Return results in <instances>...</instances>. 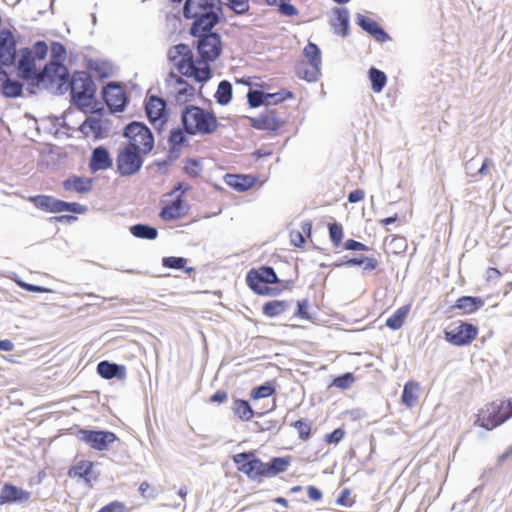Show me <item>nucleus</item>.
<instances>
[{"instance_id": "nucleus-1", "label": "nucleus", "mask_w": 512, "mask_h": 512, "mask_svg": "<svg viewBox=\"0 0 512 512\" xmlns=\"http://www.w3.org/2000/svg\"><path fill=\"white\" fill-rule=\"evenodd\" d=\"M48 53V46L44 41H37L31 49L20 51L18 61L19 75L32 84H59L68 80L67 68L57 62L51 61L41 68L42 62Z\"/></svg>"}, {"instance_id": "nucleus-2", "label": "nucleus", "mask_w": 512, "mask_h": 512, "mask_svg": "<svg viewBox=\"0 0 512 512\" xmlns=\"http://www.w3.org/2000/svg\"><path fill=\"white\" fill-rule=\"evenodd\" d=\"M168 59L178 73L196 82H206L211 77L210 65L205 61L195 60L188 45L178 44L168 51Z\"/></svg>"}, {"instance_id": "nucleus-3", "label": "nucleus", "mask_w": 512, "mask_h": 512, "mask_svg": "<svg viewBox=\"0 0 512 512\" xmlns=\"http://www.w3.org/2000/svg\"><path fill=\"white\" fill-rule=\"evenodd\" d=\"M218 0H186L183 15L194 19L190 32L193 36H201L209 32L218 21L215 12Z\"/></svg>"}, {"instance_id": "nucleus-4", "label": "nucleus", "mask_w": 512, "mask_h": 512, "mask_svg": "<svg viewBox=\"0 0 512 512\" xmlns=\"http://www.w3.org/2000/svg\"><path fill=\"white\" fill-rule=\"evenodd\" d=\"M181 119L185 132L190 135L212 134L219 126L214 113L194 105L184 108Z\"/></svg>"}, {"instance_id": "nucleus-5", "label": "nucleus", "mask_w": 512, "mask_h": 512, "mask_svg": "<svg viewBox=\"0 0 512 512\" xmlns=\"http://www.w3.org/2000/svg\"><path fill=\"white\" fill-rule=\"evenodd\" d=\"M510 418H512V399L494 400L478 410L474 425L490 431Z\"/></svg>"}, {"instance_id": "nucleus-6", "label": "nucleus", "mask_w": 512, "mask_h": 512, "mask_svg": "<svg viewBox=\"0 0 512 512\" xmlns=\"http://www.w3.org/2000/svg\"><path fill=\"white\" fill-rule=\"evenodd\" d=\"M70 89L73 101L82 110L92 106L95 89L87 73L75 72L70 81Z\"/></svg>"}, {"instance_id": "nucleus-7", "label": "nucleus", "mask_w": 512, "mask_h": 512, "mask_svg": "<svg viewBox=\"0 0 512 512\" xmlns=\"http://www.w3.org/2000/svg\"><path fill=\"white\" fill-rule=\"evenodd\" d=\"M303 55L304 59L296 65V74L309 82L316 81L320 75V49L315 43L309 42L303 49Z\"/></svg>"}, {"instance_id": "nucleus-8", "label": "nucleus", "mask_w": 512, "mask_h": 512, "mask_svg": "<svg viewBox=\"0 0 512 512\" xmlns=\"http://www.w3.org/2000/svg\"><path fill=\"white\" fill-rule=\"evenodd\" d=\"M128 146L147 155L154 147V136L151 130L143 123L131 122L124 130Z\"/></svg>"}, {"instance_id": "nucleus-9", "label": "nucleus", "mask_w": 512, "mask_h": 512, "mask_svg": "<svg viewBox=\"0 0 512 512\" xmlns=\"http://www.w3.org/2000/svg\"><path fill=\"white\" fill-rule=\"evenodd\" d=\"M247 285L258 295H276L277 290L268 287V284H277L279 279L272 267L262 266L251 269L246 276Z\"/></svg>"}, {"instance_id": "nucleus-10", "label": "nucleus", "mask_w": 512, "mask_h": 512, "mask_svg": "<svg viewBox=\"0 0 512 512\" xmlns=\"http://www.w3.org/2000/svg\"><path fill=\"white\" fill-rule=\"evenodd\" d=\"M479 329L472 323L456 321L445 331L444 338L454 346L462 347L470 345L478 336Z\"/></svg>"}, {"instance_id": "nucleus-11", "label": "nucleus", "mask_w": 512, "mask_h": 512, "mask_svg": "<svg viewBox=\"0 0 512 512\" xmlns=\"http://www.w3.org/2000/svg\"><path fill=\"white\" fill-rule=\"evenodd\" d=\"M232 460L239 472L251 480L264 478V462L259 459L254 451L241 452L233 455Z\"/></svg>"}, {"instance_id": "nucleus-12", "label": "nucleus", "mask_w": 512, "mask_h": 512, "mask_svg": "<svg viewBox=\"0 0 512 512\" xmlns=\"http://www.w3.org/2000/svg\"><path fill=\"white\" fill-rule=\"evenodd\" d=\"M144 154L126 145L120 149L116 158L117 171L122 176H130L138 172L143 164Z\"/></svg>"}, {"instance_id": "nucleus-13", "label": "nucleus", "mask_w": 512, "mask_h": 512, "mask_svg": "<svg viewBox=\"0 0 512 512\" xmlns=\"http://www.w3.org/2000/svg\"><path fill=\"white\" fill-rule=\"evenodd\" d=\"M145 111L150 123L161 130L168 120L166 102L155 95H147L145 99Z\"/></svg>"}, {"instance_id": "nucleus-14", "label": "nucleus", "mask_w": 512, "mask_h": 512, "mask_svg": "<svg viewBox=\"0 0 512 512\" xmlns=\"http://www.w3.org/2000/svg\"><path fill=\"white\" fill-rule=\"evenodd\" d=\"M198 41L197 49L200 54V61H205L208 65L209 62L215 61L222 50L220 36L216 33L205 32Z\"/></svg>"}, {"instance_id": "nucleus-15", "label": "nucleus", "mask_w": 512, "mask_h": 512, "mask_svg": "<svg viewBox=\"0 0 512 512\" xmlns=\"http://www.w3.org/2000/svg\"><path fill=\"white\" fill-rule=\"evenodd\" d=\"M78 438L80 441L88 444L92 449L98 451L106 450L110 444L118 440L116 434L113 432L88 429H80L78 431Z\"/></svg>"}, {"instance_id": "nucleus-16", "label": "nucleus", "mask_w": 512, "mask_h": 512, "mask_svg": "<svg viewBox=\"0 0 512 512\" xmlns=\"http://www.w3.org/2000/svg\"><path fill=\"white\" fill-rule=\"evenodd\" d=\"M30 201L38 209L49 213L60 212H80V205L77 203H68L47 195H37L30 197Z\"/></svg>"}, {"instance_id": "nucleus-17", "label": "nucleus", "mask_w": 512, "mask_h": 512, "mask_svg": "<svg viewBox=\"0 0 512 512\" xmlns=\"http://www.w3.org/2000/svg\"><path fill=\"white\" fill-rule=\"evenodd\" d=\"M249 122L254 129L270 133H277L285 125V120L274 109H267L256 117H250Z\"/></svg>"}, {"instance_id": "nucleus-18", "label": "nucleus", "mask_w": 512, "mask_h": 512, "mask_svg": "<svg viewBox=\"0 0 512 512\" xmlns=\"http://www.w3.org/2000/svg\"><path fill=\"white\" fill-rule=\"evenodd\" d=\"M167 84L174 100L179 104L189 102L195 94V88L174 72L169 74Z\"/></svg>"}, {"instance_id": "nucleus-19", "label": "nucleus", "mask_w": 512, "mask_h": 512, "mask_svg": "<svg viewBox=\"0 0 512 512\" xmlns=\"http://www.w3.org/2000/svg\"><path fill=\"white\" fill-rule=\"evenodd\" d=\"M102 97L113 112L123 111L127 103V95L123 86L116 83L107 84L102 91Z\"/></svg>"}, {"instance_id": "nucleus-20", "label": "nucleus", "mask_w": 512, "mask_h": 512, "mask_svg": "<svg viewBox=\"0 0 512 512\" xmlns=\"http://www.w3.org/2000/svg\"><path fill=\"white\" fill-rule=\"evenodd\" d=\"M31 493L11 483H5L0 491V506L13 503H26Z\"/></svg>"}, {"instance_id": "nucleus-21", "label": "nucleus", "mask_w": 512, "mask_h": 512, "mask_svg": "<svg viewBox=\"0 0 512 512\" xmlns=\"http://www.w3.org/2000/svg\"><path fill=\"white\" fill-rule=\"evenodd\" d=\"M16 56V41L9 30L0 32V63L12 65Z\"/></svg>"}, {"instance_id": "nucleus-22", "label": "nucleus", "mask_w": 512, "mask_h": 512, "mask_svg": "<svg viewBox=\"0 0 512 512\" xmlns=\"http://www.w3.org/2000/svg\"><path fill=\"white\" fill-rule=\"evenodd\" d=\"M80 132L85 138L94 140L105 136L106 130L100 116L88 117L79 127Z\"/></svg>"}, {"instance_id": "nucleus-23", "label": "nucleus", "mask_w": 512, "mask_h": 512, "mask_svg": "<svg viewBox=\"0 0 512 512\" xmlns=\"http://www.w3.org/2000/svg\"><path fill=\"white\" fill-rule=\"evenodd\" d=\"M484 306V300L480 297L462 296L459 297L453 308L459 310L461 315H471Z\"/></svg>"}, {"instance_id": "nucleus-24", "label": "nucleus", "mask_w": 512, "mask_h": 512, "mask_svg": "<svg viewBox=\"0 0 512 512\" xmlns=\"http://www.w3.org/2000/svg\"><path fill=\"white\" fill-rule=\"evenodd\" d=\"M89 167L92 171L107 170L112 167V159L108 150L102 146L92 152Z\"/></svg>"}, {"instance_id": "nucleus-25", "label": "nucleus", "mask_w": 512, "mask_h": 512, "mask_svg": "<svg viewBox=\"0 0 512 512\" xmlns=\"http://www.w3.org/2000/svg\"><path fill=\"white\" fill-rule=\"evenodd\" d=\"M290 464L291 456L272 458L269 462L264 463V478H271L284 473Z\"/></svg>"}, {"instance_id": "nucleus-26", "label": "nucleus", "mask_w": 512, "mask_h": 512, "mask_svg": "<svg viewBox=\"0 0 512 512\" xmlns=\"http://www.w3.org/2000/svg\"><path fill=\"white\" fill-rule=\"evenodd\" d=\"M358 25L369 34H371L376 40L384 42L389 37L388 34L378 25V23L370 17L365 15H358Z\"/></svg>"}, {"instance_id": "nucleus-27", "label": "nucleus", "mask_w": 512, "mask_h": 512, "mask_svg": "<svg viewBox=\"0 0 512 512\" xmlns=\"http://www.w3.org/2000/svg\"><path fill=\"white\" fill-rule=\"evenodd\" d=\"M226 183L236 191L244 192L256 185L257 177L252 175L229 174L227 175Z\"/></svg>"}, {"instance_id": "nucleus-28", "label": "nucleus", "mask_w": 512, "mask_h": 512, "mask_svg": "<svg viewBox=\"0 0 512 512\" xmlns=\"http://www.w3.org/2000/svg\"><path fill=\"white\" fill-rule=\"evenodd\" d=\"M97 372L104 379H112L117 377L118 379L126 378V368L122 365L110 363L108 361H101L97 365Z\"/></svg>"}, {"instance_id": "nucleus-29", "label": "nucleus", "mask_w": 512, "mask_h": 512, "mask_svg": "<svg viewBox=\"0 0 512 512\" xmlns=\"http://www.w3.org/2000/svg\"><path fill=\"white\" fill-rule=\"evenodd\" d=\"M22 87L19 81L10 79L8 74L0 68V89L6 97L15 98L20 96Z\"/></svg>"}, {"instance_id": "nucleus-30", "label": "nucleus", "mask_w": 512, "mask_h": 512, "mask_svg": "<svg viewBox=\"0 0 512 512\" xmlns=\"http://www.w3.org/2000/svg\"><path fill=\"white\" fill-rule=\"evenodd\" d=\"M185 214L186 212L183 207V202L180 197H178L162 209L160 216L165 221H171L180 219Z\"/></svg>"}, {"instance_id": "nucleus-31", "label": "nucleus", "mask_w": 512, "mask_h": 512, "mask_svg": "<svg viewBox=\"0 0 512 512\" xmlns=\"http://www.w3.org/2000/svg\"><path fill=\"white\" fill-rule=\"evenodd\" d=\"M420 385L416 381H408L403 388L402 403L408 407H414L419 400Z\"/></svg>"}, {"instance_id": "nucleus-32", "label": "nucleus", "mask_w": 512, "mask_h": 512, "mask_svg": "<svg viewBox=\"0 0 512 512\" xmlns=\"http://www.w3.org/2000/svg\"><path fill=\"white\" fill-rule=\"evenodd\" d=\"M332 27L335 33L341 36L348 35L349 13L346 9H337L332 20Z\"/></svg>"}, {"instance_id": "nucleus-33", "label": "nucleus", "mask_w": 512, "mask_h": 512, "mask_svg": "<svg viewBox=\"0 0 512 512\" xmlns=\"http://www.w3.org/2000/svg\"><path fill=\"white\" fill-rule=\"evenodd\" d=\"M289 307L290 303L286 300H271L263 305L262 313L267 317L273 318L285 313Z\"/></svg>"}, {"instance_id": "nucleus-34", "label": "nucleus", "mask_w": 512, "mask_h": 512, "mask_svg": "<svg viewBox=\"0 0 512 512\" xmlns=\"http://www.w3.org/2000/svg\"><path fill=\"white\" fill-rule=\"evenodd\" d=\"M234 415L241 421L248 422L253 419L255 413L248 401L235 399L232 407Z\"/></svg>"}, {"instance_id": "nucleus-35", "label": "nucleus", "mask_w": 512, "mask_h": 512, "mask_svg": "<svg viewBox=\"0 0 512 512\" xmlns=\"http://www.w3.org/2000/svg\"><path fill=\"white\" fill-rule=\"evenodd\" d=\"M410 310V304L401 306L386 320V326L392 330L400 329L410 313Z\"/></svg>"}, {"instance_id": "nucleus-36", "label": "nucleus", "mask_w": 512, "mask_h": 512, "mask_svg": "<svg viewBox=\"0 0 512 512\" xmlns=\"http://www.w3.org/2000/svg\"><path fill=\"white\" fill-rule=\"evenodd\" d=\"M93 468V463L89 460H81L75 463L68 470V476L71 478L79 477V478H87Z\"/></svg>"}, {"instance_id": "nucleus-37", "label": "nucleus", "mask_w": 512, "mask_h": 512, "mask_svg": "<svg viewBox=\"0 0 512 512\" xmlns=\"http://www.w3.org/2000/svg\"><path fill=\"white\" fill-rule=\"evenodd\" d=\"M368 76L371 81V88L375 93H380L387 83L385 73L377 68L371 67L368 71Z\"/></svg>"}, {"instance_id": "nucleus-38", "label": "nucleus", "mask_w": 512, "mask_h": 512, "mask_svg": "<svg viewBox=\"0 0 512 512\" xmlns=\"http://www.w3.org/2000/svg\"><path fill=\"white\" fill-rule=\"evenodd\" d=\"M64 188L68 191L84 193L91 189V181L80 177H73L64 182Z\"/></svg>"}, {"instance_id": "nucleus-39", "label": "nucleus", "mask_w": 512, "mask_h": 512, "mask_svg": "<svg viewBox=\"0 0 512 512\" xmlns=\"http://www.w3.org/2000/svg\"><path fill=\"white\" fill-rule=\"evenodd\" d=\"M215 97L219 104H221V105L228 104L232 98L231 83L226 80L221 81L218 85Z\"/></svg>"}, {"instance_id": "nucleus-40", "label": "nucleus", "mask_w": 512, "mask_h": 512, "mask_svg": "<svg viewBox=\"0 0 512 512\" xmlns=\"http://www.w3.org/2000/svg\"><path fill=\"white\" fill-rule=\"evenodd\" d=\"M130 231L135 237L142 239L153 240L158 235V232L155 228L143 224L132 226Z\"/></svg>"}, {"instance_id": "nucleus-41", "label": "nucleus", "mask_w": 512, "mask_h": 512, "mask_svg": "<svg viewBox=\"0 0 512 512\" xmlns=\"http://www.w3.org/2000/svg\"><path fill=\"white\" fill-rule=\"evenodd\" d=\"M275 393V386L273 383H266L264 385L255 387L251 390L250 397L252 400L268 398Z\"/></svg>"}, {"instance_id": "nucleus-42", "label": "nucleus", "mask_w": 512, "mask_h": 512, "mask_svg": "<svg viewBox=\"0 0 512 512\" xmlns=\"http://www.w3.org/2000/svg\"><path fill=\"white\" fill-rule=\"evenodd\" d=\"M293 97V93L286 89H281L276 93H266L267 105H276L284 102L285 100L292 99Z\"/></svg>"}, {"instance_id": "nucleus-43", "label": "nucleus", "mask_w": 512, "mask_h": 512, "mask_svg": "<svg viewBox=\"0 0 512 512\" xmlns=\"http://www.w3.org/2000/svg\"><path fill=\"white\" fill-rule=\"evenodd\" d=\"M291 426L297 430L299 439L307 441L310 438L312 427L308 421L299 419L293 422Z\"/></svg>"}, {"instance_id": "nucleus-44", "label": "nucleus", "mask_w": 512, "mask_h": 512, "mask_svg": "<svg viewBox=\"0 0 512 512\" xmlns=\"http://www.w3.org/2000/svg\"><path fill=\"white\" fill-rule=\"evenodd\" d=\"M343 236L344 232L341 224L332 223L329 225V237L335 248H338L342 245Z\"/></svg>"}, {"instance_id": "nucleus-45", "label": "nucleus", "mask_w": 512, "mask_h": 512, "mask_svg": "<svg viewBox=\"0 0 512 512\" xmlns=\"http://www.w3.org/2000/svg\"><path fill=\"white\" fill-rule=\"evenodd\" d=\"M247 100L252 108H257L263 104L267 105L266 93L259 90H250L247 94Z\"/></svg>"}, {"instance_id": "nucleus-46", "label": "nucleus", "mask_w": 512, "mask_h": 512, "mask_svg": "<svg viewBox=\"0 0 512 512\" xmlns=\"http://www.w3.org/2000/svg\"><path fill=\"white\" fill-rule=\"evenodd\" d=\"M354 382H355V377H354L353 373L347 372L341 376L336 377L333 380L332 385L344 390V389L349 388Z\"/></svg>"}, {"instance_id": "nucleus-47", "label": "nucleus", "mask_w": 512, "mask_h": 512, "mask_svg": "<svg viewBox=\"0 0 512 512\" xmlns=\"http://www.w3.org/2000/svg\"><path fill=\"white\" fill-rule=\"evenodd\" d=\"M184 170L190 177L196 178L202 173L201 162L195 159H188L185 162Z\"/></svg>"}, {"instance_id": "nucleus-48", "label": "nucleus", "mask_w": 512, "mask_h": 512, "mask_svg": "<svg viewBox=\"0 0 512 512\" xmlns=\"http://www.w3.org/2000/svg\"><path fill=\"white\" fill-rule=\"evenodd\" d=\"M187 259L183 257H165L163 258L162 264L166 268L171 269H182L185 267Z\"/></svg>"}, {"instance_id": "nucleus-49", "label": "nucleus", "mask_w": 512, "mask_h": 512, "mask_svg": "<svg viewBox=\"0 0 512 512\" xmlns=\"http://www.w3.org/2000/svg\"><path fill=\"white\" fill-rule=\"evenodd\" d=\"M227 5L237 14H243L249 9L248 0H226Z\"/></svg>"}, {"instance_id": "nucleus-50", "label": "nucleus", "mask_w": 512, "mask_h": 512, "mask_svg": "<svg viewBox=\"0 0 512 512\" xmlns=\"http://www.w3.org/2000/svg\"><path fill=\"white\" fill-rule=\"evenodd\" d=\"M336 502L340 506L351 507L354 505L355 500L351 495V491L348 488H345L339 494Z\"/></svg>"}, {"instance_id": "nucleus-51", "label": "nucleus", "mask_w": 512, "mask_h": 512, "mask_svg": "<svg viewBox=\"0 0 512 512\" xmlns=\"http://www.w3.org/2000/svg\"><path fill=\"white\" fill-rule=\"evenodd\" d=\"M308 306H309V303H308L307 299L298 301L297 302V310L294 313V316L304 319V320H310L311 317L308 313Z\"/></svg>"}, {"instance_id": "nucleus-52", "label": "nucleus", "mask_w": 512, "mask_h": 512, "mask_svg": "<svg viewBox=\"0 0 512 512\" xmlns=\"http://www.w3.org/2000/svg\"><path fill=\"white\" fill-rule=\"evenodd\" d=\"M345 436V431L342 428H337L329 434H326L324 441L327 444H338Z\"/></svg>"}, {"instance_id": "nucleus-53", "label": "nucleus", "mask_w": 512, "mask_h": 512, "mask_svg": "<svg viewBox=\"0 0 512 512\" xmlns=\"http://www.w3.org/2000/svg\"><path fill=\"white\" fill-rule=\"evenodd\" d=\"M186 141L184 133L180 129L171 131L169 136V142L173 147L182 145Z\"/></svg>"}, {"instance_id": "nucleus-54", "label": "nucleus", "mask_w": 512, "mask_h": 512, "mask_svg": "<svg viewBox=\"0 0 512 512\" xmlns=\"http://www.w3.org/2000/svg\"><path fill=\"white\" fill-rule=\"evenodd\" d=\"M289 237L291 244L295 247H302L305 244V238L299 230H292Z\"/></svg>"}, {"instance_id": "nucleus-55", "label": "nucleus", "mask_w": 512, "mask_h": 512, "mask_svg": "<svg viewBox=\"0 0 512 512\" xmlns=\"http://www.w3.org/2000/svg\"><path fill=\"white\" fill-rule=\"evenodd\" d=\"M344 248L346 250H352V251H367L368 250V247L359 242V241H356L354 239H348L345 243H344Z\"/></svg>"}, {"instance_id": "nucleus-56", "label": "nucleus", "mask_w": 512, "mask_h": 512, "mask_svg": "<svg viewBox=\"0 0 512 512\" xmlns=\"http://www.w3.org/2000/svg\"><path fill=\"white\" fill-rule=\"evenodd\" d=\"M91 70L100 78H106L111 74V69L105 67L103 64L95 63L94 66L91 67Z\"/></svg>"}, {"instance_id": "nucleus-57", "label": "nucleus", "mask_w": 512, "mask_h": 512, "mask_svg": "<svg viewBox=\"0 0 512 512\" xmlns=\"http://www.w3.org/2000/svg\"><path fill=\"white\" fill-rule=\"evenodd\" d=\"M17 284L26 291L35 292V293H46L49 292V289L41 286L32 285L23 281H17Z\"/></svg>"}, {"instance_id": "nucleus-58", "label": "nucleus", "mask_w": 512, "mask_h": 512, "mask_svg": "<svg viewBox=\"0 0 512 512\" xmlns=\"http://www.w3.org/2000/svg\"><path fill=\"white\" fill-rule=\"evenodd\" d=\"M285 0H279L281 11L287 16H293L297 13L296 8L290 4H284ZM268 3H277L278 0H267Z\"/></svg>"}, {"instance_id": "nucleus-59", "label": "nucleus", "mask_w": 512, "mask_h": 512, "mask_svg": "<svg viewBox=\"0 0 512 512\" xmlns=\"http://www.w3.org/2000/svg\"><path fill=\"white\" fill-rule=\"evenodd\" d=\"M307 494L309 499L313 502H319L323 498L322 492L313 485L307 487Z\"/></svg>"}, {"instance_id": "nucleus-60", "label": "nucleus", "mask_w": 512, "mask_h": 512, "mask_svg": "<svg viewBox=\"0 0 512 512\" xmlns=\"http://www.w3.org/2000/svg\"><path fill=\"white\" fill-rule=\"evenodd\" d=\"M365 198V191L363 189H356L351 191L348 195V201L350 203H358Z\"/></svg>"}, {"instance_id": "nucleus-61", "label": "nucleus", "mask_w": 512, "mask_h": 512, "mask_svg": "<svg viewBox=\"0 0 512 512\" xmlns=\"http://www.w3.org/2000/svg\"><path fill=\"white\" fill-rule=\"evenodd\" d=\"M379 265V262L376 258L363 256V269L365 271H373Z\"/></svg>"}, {"instance_id": "nucleus-62", "label": "nucleus", "mask_w": 512, "mask_h": 512, "mask_svg": "<svg viewBox=\"0 0 512 512\" xmlns=\"http://www.w3.org/2000/svg\"><path fill=\"white\" fill-rule=\"evenodd\" d=\"M228 399V394L224 390H218L216 391L211 397L210 402H217L219 404H222L226 402Z\"/></svg>"}, {"instance_id": "nucleus-63", "label": "nucleus", "mask_w": 512, "mask_h": 512, "mask_svg": "<svg viewBox=\"0 0 512 512\" xmlns=\"http://www.w3.org/2000/svg\"><path fill=\"white\" fill-rule=\"evenodd\" d=\"M502 276V273L497 269L490 267L486 270V280L488 282L495 281Z\"/></svg>"}, {"instance_id": "nucleus-64", "label": "nucleus", "mask_w": 512, "mask_h": 512, "mask_svg": "<svg viewBox=\"0 0 512 512\" xmlns=\"http://www.w3.org/2000/svg\"><path fill=\"white\" fill-rule=\"evenodd\" d=\"M52 52L55 57H61L65 54V48L62 44L54 42L52 44Z\"/></svg>"}]
</instances>
